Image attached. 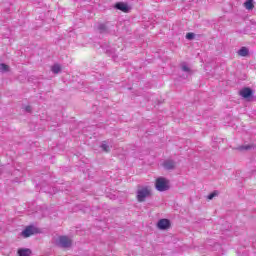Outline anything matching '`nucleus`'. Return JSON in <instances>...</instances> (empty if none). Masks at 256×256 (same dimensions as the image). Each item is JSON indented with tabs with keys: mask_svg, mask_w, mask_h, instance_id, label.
<instances>
[{
	"mask_svg": "<svg viewBox=\"0 0 256 256\" xmlns=\"http://www.w3.org/2000/svg\"><path fill=\"white\" fill-rule=\"evenodd\" d=\"M151 195V190L147 186H138V190L136 192L137 201L139 203H143L147 197Z\"/></svg>",
	"mask_w": 256,
	"mask_h": 256,
	"instance_id": "1",
	"label": "nucleus"
},
{
	"mask_svg": "<svg viewBox=\"0 0 256 256\" xmlns=\"http://www.w3.org/2000/svg\"><path fill=\"white\" fill-rule=\"evenodd\" d=\"M155 187L157 191H169V181L163 177H160L156 180Z\"/></svg>",
	"mask_w": 256,
	"mask_h": 256,
	"instance_id": "2",
	"label": "nucleus"
},
{
	"mask_svg": "<svg viewBox=\"0 0 256 256\" xmlns=\"http://www.w3.org/2000/svg\"><path fill=\"white\" fill-rule=\"evenodd\" d=\"M239 95L246 99L247 101H251L253 99V89L249 87H244L239 91Z\"/></svg>",
	"mask_w": 256,
	"mask_h": 256,
	"instance_id": "3",
	"label": "nucleus"
},
{
	"mask_svg": "<svg viewBox=\"0 0 256 256\" xmlns=\"http://www.w3.org/2000/svg\"><path fill=\"white\" fill-rule=\"evenodd\" d=\"M58 245L63 249H69V247L73 245V242L67 236H60L58 240Z\"/></svg>",
	"mask_w": 256,
	"mask_h": 256,
	"instance_id": "4",
	"label": "nucleus"
},
{
	"mask_svg": "<svg viewBox=\"0 0 256 256\" xmlns=\"http://www.w3.org/2000/svg\"><path fill=\"white\" fill-rule=\"evenodd\" d=\"M157 228L160 229V231H167V229L171 228V220L166 218L160 219L157 223Z\"/></svg>",
	"mask_w": 256,
	"mask_h": 256,
	"instance_id": "5",
	"label": "nucleus"
},
{
	"mask_svg": "<svg viewBox=\"0 0 256 256\" xmlns=\"http://www.w3.org/2000/svg\"><path fill=\"white\" fill-rule=\"evenodd\" d=\"M37 233H39V229H37V227H35L33 225H30L22 231V236L27 238V237H31V235H35Z\"/></svg>",
	"mask_w": 256,
	"mask_h": 256,
	"instance_id": "6",
	"label": "nucleus"
},
{
	"mask_svg": "<svg viewBox=\"0 0 256 256\" xmlns=\"http://www.w3.org/2000/svg\"><path fill=\"white\" fill-rule=\"evenodd\" d=\"M96 29L100 35H109V33H111V28L105 23H98Z\"/></svg>",
	"mask_w": 256,
	"mask_h": 256,
	"instance_id": "7",
	"label": "nucleus"
},
{
	"mask_svg": "<svg viewBox=\"0 0 256 256\" xmlns=\"http://www.w3.org/2000/svg\"><path fill=\"white\" fill-rule=\"evenodd\" d=\"M176 165H177V163L171 159L165 160L162 164V166L164 167V169H166V171H173V169H175Z\"/></svg>",
	"mask_w": 256,
	"mask_h": 256,
	"instance_id": "8",
	"label": "nucleus"
},
{
	"mask_svg": "<svg viewBox=\"0 0 256 256\" xmlns=\"http://www.w3.org/2000/svg\"><path fill=\"white\" fill-rule=\"evenodd\" d=\"M114 7L118 10V11H122L123 13H129V5H127L126 3L123 2H118L114 5Z\"/></svg>",
	"mask_w": 256,
	"mask_h": 256,
	"instance_id": "9",
	"label": "nucleus"
},
{
	"mask_svg": "<svg viewBox=\"0 0 256 256\" xmlns=\"http://www.w3.org/2000/svg\"><path fill=\"white\" fill-rule=\"evenodd\" d=\"M236 151H240L241 153H244V151H251V149H255V144H246L241 145L235 148Z\"/></svg>",
	"mask_w": 256,
	"mask_h": 256,
	"instance_id": "10",
	"label": "nucleus"
},
{
	"mask_svg": "<svg viewBox=\"0 0 256 256\" xmlns=\"http://www.w3.org/2000/svg\"><path fill=\"white\" fill-rule=\"evenodd\" d=\"M19 256H31V249L29 248H20L18 249Z\"/></svg>",
	"mask_w": 256,
	"mask_h": 256,
	"instance_id": "11",
	"label": "nucleus"
},
{
	"mask_svg": "<svg viewBox=\"0 0 256 256\" xmlns=\"http://www.w3.org/2000/svg\"><path fill=\"white\" fill-rule=\"evenodd\" d=\"M238 55L240 57H247V55H249V48L247 47H241L239 50H238Z\"/></svg>",
	"mask_w": 256,
	"mask_h": 256,
	"instance_id": "12",
	"label": "nucleus"
},
{
	"mask_svg": "<svg viewBox=\"0 0 256 256\" xmlns=\"http://www.w3.org/2000/svg\"><path fill=\"white\" fill-rule=\"evenodd\" d=\"M51 71H52V73H54V75H59V73H61V65H59V64H54V65L51 67Z\"/></svg>",
	"mask_w": 256,
	"mask_h": 256,
	"instance_id": "13",
	"label": "nucleus"
},
{
	"mask_svg": "<svg viewBox=\"0 0 256 256\" xmlns=\"http://www.w3.org/2000/svg\"><path fill=\"white\" fill-rule=\"evenodd\" d=\"M181 69L184 73H187V75H191V68H189L186 63H182Z\"/></svg>",
	"mask_w": 256,
	"mask_h": 256,
	"instance_id": "14",
	"label": "nucleus"
},
{
	"mask_svg": "<svg viewBox=\"0 0 256 256\" xmlns=\"http://www.w3.org/2000/svg\"><path fill=\"white\" fill-rule=\"evenodd\" d=\"M244 5H245L246 9H248V11H251L253 9V7H255V5H253V0H246Z\"/></svg>",
	"mask_w": 256,
	"mask_h": 256,
	"instance_id": "15",
	"label": "nucleus"
},
{
	"mask_svg": "<svg viewBox=\"0 0 256 256\" xmlns=\"http://www.w3.org/2000/svg\"><path fill=\"white\" fill-rule=\"evenodd\" d=\"M0 71H1V73H9V65H7L5 63H1Z\"/></svg>",
	"mask_w": 256,
	"mask_h": 256,
	"instance_id": "16",
	"label": "nucleus"
},
{
	"mask_svg": "<svg viewBox=\"0 0 256 256\" xmlns=\"http://www.w3.org/2000/svg\"><path fill=\"white\" fill-rule=\"evenodd\" d=\"M186 39H188V41H193V39H195V33L193 32H188L186 34Z\"/></svg>",
	"mask_w": 256,
	"mask_h": 256,
	"instance_id": "17",
	"label": "nucleus"
},
{
	"mask_svg": "<svg viewBox=\"0 0 256 256\" xmlns=\"http://www.w3.org/2000/svg\"><path fill=\"white\" fill-rule=\"evenodd\" d=\"M101 149H103V151H105L106 153H109V145L103 143L101 145Z\"/></svg>",
	"mask_w": 256,
	"mask_h": 256,
	"instance_id": "18",
	"label": "nucleus"
},
{
	"mask_svg": "<svg viewBox=\"0 0 256 256\" xmlns=\"http://www.w3.org/2000/svg\"><path fill=\"white\" fill-rule=\"evenodd\" d=\"M214 197H217V191H214V192L210 193L207 196V199H209L211 201V199H213Z\"/></svg>",
	"mask_w": 256,
	"mask_h": 256,
	"instance_id": "19",
	"label": "nucleus"
},
{
	"mask_svg": "<svg viewBox=\"0 0 256 256\" xmlns=\"http://www.w3.org/2000/svg\"><path fill=\"white\" fill-rule=\"evenodd\" d=\"M24 110L26 111V113H31V111H33V108L31 106H25Z\"/></svg>",
	"mask_w": 256,
	"mask_h": 256,
	"instance_id": "20",
	"label": "nucleus"
}]
</instances>
